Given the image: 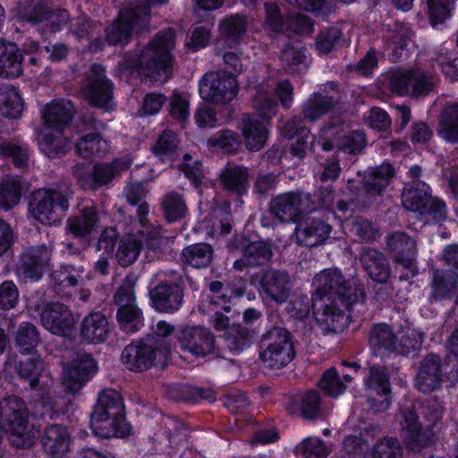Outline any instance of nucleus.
Here are the masks:
<instances>
[{
  "label": "nucleus",
  "mask_w": 458,
  "mask_h": 458,
  "mask_svg": "<svg viewBox=\"0 0 458 458\" xmlns=\"http://www.w3.org/2000/svg\"><path fill=\"white\" fill-rule=\"evenodd\" d=\"M175 32L168 28L159 32L138 55L126 56L125 69L141 70L151 81L165 82L172 74L171 50L174 48Z\"/></svg>",
  "instance_id": "f257e3e1"
},
{
  "label": "nucleus",
  "mask_w": 458,
  "mask_h": 458,
  "mask_svg": "<svg viewBox=\"0 0 458 458\" xmlns=\"http://www.w3.org/2000/svg\"><path fill=\"white\" fill-rule=\"evenodd\" d=\"M313 284L321 293L336 296L351 312L360 313L365 303L364 285L357 277L345 278L338 268L325 269L315 276Z\"/></svg>",
  "instance_id": "f03ea898"
},
{
  "label": "nucleus",
  "mask_w": 458,
  "mask_h": 458,
  "mask_svg": "<svg viewBox=\"0 0 458 458\" xmlns=\"http://www.w3.org/2000/svg\"><path fill=\"white\" fill-rule=\"evenodd\" d=\"M29 411L24 401L9 396L0 401V428L8 434L12 445L29 448L35 443V434L29 429Z\"/></svg>",
  "instance_id": "7ed1b4c3"
},
{
  "label": "nucleus",
  "mask_w": 458,
  "mask_h": 458,
  "mask_svg": "<svg viewBox=\"0 0 458 458\" xmlns=\"http://www.w3.org/2000/svg\"><path fill=\"white\" fill-rule=\"evenodd\" d=\"M72 191L68 188L38 189L31 193L29 208L42 224H57L69 208Z\"/></svg>",
  "instance_id": "20e7f679"
},
{
  "label": "nucleus",
  "mask_w": 458,
  "mask_h": 458,
  "mask_svg": "<svg viewBox=\"0 0 458 458\" xmlns=\"http://www.w3.org/2000/svg\"><path fill=\"white\" fill-rule=\"evenodd\" d=\"M149 6L141 1L131 2L121 10L118 19L106 29V40L111 45L128 43L133 30H143L149 20Z\"/></svg>",
  "instance_id": "39448f33"
},
{
  "label": "nucleus",
  "mask_w": 458,
  "mask_h": 458,
  "mask_svg": "<svg viewBox=\"0 0 458 458\" xmlns=\"http://www.w3.org/2000/svg\"><path fill=\"white\" fill-rule=\"evenodd\" d=\"M294 356L291 334L286 329L274 327L262 335L259 358L265 366L279 369L290 363Z\"/></svg>",
  "instance_id": "423d86ee"
},
{
  "label": "nucleus",
  "mask_w": 458,
  "mask_h": 458,
  "mask_svg": "<svg viewBox=\"0 0 458 458\" xmlns=\"http://www.w3.org/2000/svg\"><path fill=\"white\" fill-rule=\"evenodd\" d=\"M316 209L310 193L289 191L278 194L270 199L268 210L281 223L297 222L303 213Z\"/></svg>",
  "instance_id": "0eeeda50"
},
{
  "label": "nucleus",
  "mask_w": 458,
  "mask_h": 458,
  "mask_svg": "<svg viewBox=\"0 0 458 458\" xmlns=\"http://www.w3.org/2000/svg\"><path fill=\"white\" fill-rule=\"evenodd\" d=\"M238 81L225 71L208 72L199 82V92L203 99L216 104L232 101L237 94Z\"/></svg>",
  "instance_id": "6e6552de"
},
{
  "label": "nucleus",
  "mask_w": 458,
  "mask_h": 458,
  "mask_svg": "<svg viewBox=\"0 0 458 458\" xmlns=\"http://www.w3.org/2000/svg\"><path fill=\"white\" fill-rule=\"evenodd\" d=\"M52 252V249L45 244L26 248L15 267L17 276L24 280H39L49 267Z\"/></svg>",
  "instance_id": "1a4fd4ad"
},
{
  "label": "nucleus",
  "mask_w": 458,
  "mask_h": 458,
  "mask_svg": "<svg viewBox=\"0 0 458 458\" xmlns=\"http://www.w3.org/2000/svg\"><path fill=\"white\" fill-rule=\"evenodd\" d=\"M259 281L260 292L276 303H284L292 291L291 278L287 271L283 269L267 268L250 277V282Z\"/></svg>",
  "instance_id": "9d476101"
},
{
  "label": "nucleus",
  "mask_w": 458,
  "mask_h": 458,
  "mask_svg": "<svg viewBox=\"0 0 458 458\" xmlns=\"http://www.w3.org/2000/svg\"><path fill=\"white\" fill-rule=\"evenodd\" d=\"M83 89L91 106L107 111L113 98V85L106 79L105 69L99 64H93L85 72Z\"/></svg>",
  "instance_id": "9b49d317"
},
{
  "label": "nucleus",
  "mask_w": 458,
  "mask_h": 458,
  "mask_svg": "<svg viewBox=\"0 0 458 458\" xmlns=\"http://www.w3.org/2000/svg\"><path fill=\"white\" fill-rule=\"evenodd\" d=\"M181 348L196 357H205L214 352L216 337L203 326L182 327L177 333Z\"/></svg>",
  "instance_id": "f8f14e48"
},
{
  "label": "nucleus",
  "mask_w": 458,
  "mask_h": 458,
  "mask_svg": "<svg viewBox=\"0 0 458 458\" xmlns=\"http://www.w3.org/2000/svg\"><path fill=\"white\" fill-rule=\"evenodd\" d=\"M419 412L417 403L405 406L401 411V426L404 439L409 447L416 452L435 441V434L431 430L422 429L421 423L418 420Z\"/></svg>",
  "instance_id": "ddd939ff"
},
{
  "label": "nucleus",
  "mask_w": 458,
  "mask_h": 458,
  "mask_svg": "<svg viewBox=\"0 0 458 458\" xmlns=\"http://www.w3.org/2000/svg\"><path fill=\"white\" fill-rule=\"evenodd\" d=\"M184 297V284L180 277L175 283L161 282L149 291L153 308L160 312L173 314L178 311Z\"/></svg>",
  "instance_id": "4468645a"
},
{
  "label": "nucleus",
  "mask_w": 458,
  "mask_h": 458,
  "mask_svg": "<svg viewBox=\"0 0 458 458\" xmlns=\"http://www.w3.org/2000/svg\"><path fill=\"white\" fill-rule=\"evenodd\" d=\"M387 250L393 255L394 262L409 270L412 276L417 274L415 257L417 241L405 232L396 231L387 236Z\"/></svg>",
  "instance_id": "2eb2a0df"
},
{
  "label": "nucleus",
  "mask_w": 458,
  "mask_h": 458,
  "mask_svg": "<svg viewBox=\"0 0 458 458\" xmlns=\"http://www.w3.org/2000/svg\"><path fill=\"white\" fill-rule=\"evenodd\" d=\"M97 363L87 352H77L64 377V386L72 394H76L97 371Z\"/></svg>",
  "instance_id": "dca6fc26"
},
{
  "label": "nucleus",
  "mask_w": 458,
  "mask_h": 458,
  "mask_svg": "<svg viewBox=\"0 0 458 458\" xmlns=\"http://www.w3.org/2000/svg\"><path fill=\"white\" fill-rule=\"evenodd\" d=\"M42 325L51 333L66 336L75 326V318L70 309L60 302L47 304L40 314Z\"/></svg>",
  "instance_id": "f3484780"
},
{
  "label": "nucleus",
  "mask_w": 458,
  "mask_h": 458,
  "mask_svg": "<svg viewBox=\"0 0 458 458\" xmlns=\"http://www.w3.org/2000/svg\"><path fill=\"white\" fill-rule=\"evenodd\" d=\"M166 349L146 343L131 344L122 352V360L128 369L143 371L149 369L156 359L157 353H166Z\"/></svg>",
  "instance_id": "a211bd4d"
},
{
  "label": "nucleus",
  "mask_w": 458,
  "mask_h": 458,
  "mask_svg": "<svg viewBox=\"0 0 458 458\" xmlns=\"http://www.w3.org/2000/svg\"><path fill=\"white\" fill-rule=\"evenodd\" d=\"M100 226V215L92 204L85 205L78 213L67 219L66 229L76 238L83 239L89 245L90 235Z\"/></svg>",
  "instance_id": "6ab92c4d"
},
{
  "label": "nucleus",
  "mask_w": 458,
  "mask_h": 458,
  "mask_svg": "<svg viewBox=\"0 0 458 458\" xmlns=\"http://www.w3.org/2000/svg\"><path fill=\"white\" fill-rule=\"evenodd\" d=\"M273 257L272 246L264 241L251 242L242 250V257L233 262V267L236 271H242L247 267H262L268 263Z\"/></svg>",
  "instance_id": "aec40b11"
},
{
  "label": "nucleus",
  "mask_w": 458,
  "mask_h": 458,
  "mask_svg": "<svg viewBox=\"0 0 458 458\" xmlns=\"http://www.w3.org/2000/svg\"><path fill=\"white\" fill-rule=\"evenodd\" d=\"M265 120L250 114L242 116L240 128L245 146L250 151L260 150L267 142L268 131Z\"/></svg>",
  "instance_id": "412c9836"
},
{
  "label": "nucleus",
  "mask_w": 458,
  "mask_h": 458,
  "mask_svg": "<svg viewBox=\"0 0 458 458\" xmlns=\"http://www.w3.org/2000/svg\"><path fill=\"white\" fill-rule=\"evenodd\" d=\"M442 360L434 353L428 354L420 362L417 373V386L423 393H430L439 387L442 381Z\"/></svg>",
  "instance_id": "4be33fe9"
},
{
  "label": "nucleus",
  "mask_w": 458,
  "mask_h": 458,
  "mask_svg": "<svg viewBox=\"0 0 458 458\" xmlns=\"http://www.w3.org/2000/svg\"><path fill=\"white\" fill-rule=\"evenodd\" d=\"M360 261L368 276L375 282L384 284L390 276V265L383 252L364 247L360 252Z\"/></svg>",
  "instance_id": "5701e85b"
},
{
  "label": "nucleus",
  "mask_w": 458,
  "mask_h": 458,
  "mask_svg": "<svg viewBox=\"0 0 458 458\" xmlns=\"http://www.w3.org/2000/svg\"><path fill=\"white\" fill-rule=\"evenodd\" d=\"M40 442L48 456L63 457L70 449L71 437L64 426L53 424L45 428Z\"/></svg>",
  "instance_id": "b1692460"
},
{
  "label": "nucleus",
  "mask_w": 458,
  "mask_h": 458,
  "mask_svg": "<svg viewBox=\"0 0 458 458\" xmlns=\"http://www.w3.org/2000/svg\"><path fill=\"white\" fill-rule=\"evenodd\" d=\"M331 230V225L320 219H307L297 225L295 234L299 244L314 247L327 240Z\"/></svg>",
  "instance_id": "393cba45"
},
{
  "label": "nucleus",
  "mask_w": 458,
  "mask_h": 458,
  "mask_svg": "<svg viewBox=\"0 0 458 458\" xmlns=\"http://www.w3.org/2000/svg\"><path fill=\"white\" fill-rule=\"evenodd\" d=\"M109 325L106 317L101 312H91L81 321V338L89 344H101L107 340Z\"/></svg>",
  "instance_id": "a878e982"
},
{
  "label": "nucleus",
  "mask_w": 458,
  "mask_h": 458,
  "mask_svg": "<svg viewBox=\"0 0 458 458\" xmlns=\"http://www.w3.org/2000/svg\"><path fill=\"white\" fill-rule=\"evenodd\" d=\"M75 106L71 100L58 99L47 105L42 110L45 123L57 130H62L72 120Z\"/></svg>",
  "instance_id": "bb28decb"
},
{
  "label": "nucleus",
  "mask_w": 458,
  "mask_h": 458,
  "mask_svg": "<svg viewBox=\"0 0 458 458\" xmlns=\"http://www.w3.org/2000/svg\"><path fill=\"white\" fill-rule=\"evenodd\" d=\"M339 104V98L334 95L316 92L303 103L301 113L303 119L313 123L329 113Z\"/></svg>",
  "instance_id": "cd10ccee"
},
{
  "label": "nucleus",
  "mask_w": 458,
  "mask_h": 458,
  "mask_svg": "<svg viewBox=\"0 0 458 458\" xmlns=\"http://www.w3.org/2000/svg\"><path fill=\"white\" fill-rule=\"evenodd\" d=\"M431 201L429 186L420 180L405 184L402 193V202L405 209L420 212Z\"/></svg>",
  "instance_id": "c85d7f7f"
},
{
  "label": "nucleus",
  "mask_w": 458,
  "mask_h": 458,
  "mask_svg": "<svg viewBox=\"0 0 458 458\" xmlns=\"http://www.w3.org/2000/svg\"><path fill=\"white\" fill-rule=\"evenodd\" d=\"M22 54L17 45L0 40V77L17 78L22 74Z\"/></svg>",
  "instance_id": "c756f323"
},
{
  "label": "nucleus",
  "mask_w": 458,
  "mask_h": 458,
  "mask_svg": "<svg viewBox=\"0 0 458 458\" xmlns=\"http://www.w3.org/2000/svg\"><path fill=\"white\" fill-rule=\"evenodd\" d=\"M393 176L394 169L389 164L375 167L364 176L362 190L368 195V202L382 194Z\"/></svg>",
  "instance_id": "7c9ffc66"
},
{
  "label": "nucleus",
  "mask_w": 458,
  "mask_h": 458,
  "mask_svg": "<svg viewBox=\"0 0 458 458\" xmlns=\"http://www.w3.org/2000/svg\"><path fill=\"white\" fill-rule=\"evenodd\" d=\"M90 426L95 435L102 438L123 437L130 432V424L122 416L90 419Z\"/></svg>",
  "instance_id": "2f4dec72"
},
{
  "label": "nucleus",
  "mask_w": 458,
  "mask_h": 458,
  "mask_svg": "<svg viewBox=\"0 0 458 458\" xmlns=\"http://www.w3.org/2000/svg\"><path fill=\"white\" fill-rule=\"evenodd\" d=\"M365 385L367 390L375 391L382 398L378 405L372 404V407L377 411L386 410L390 404L388 395L391 392L389 377L386 369L380 366L369 367V374L365 379Z\"/></svg>",
  "instance_id": "473e14b6"
},
{
  "label": "nucleus",
  "mask_w": 458,
  "mask_h": 458,
  "mask_svg": "<svg viewBox=\"0 0 458 458\" xmlns=\"http://www.w3.org/2000/svg\"><path fill=\"white\" fill-rule=\"evenodd\" d=\"M123 413H125V407L122 395L114 389H105L98 394L90 419L122 416Z\"/></svg>",
  "instance_id": "72a5a7b5"
},
{
  "label": "nucleus",
  "mask_w": 458,
  "mask_h": 458,
  "mask_svg": "<svg viewBox=\"0 0 458 458\" xmlns=\"http://www.w3.org/2000/svg\"><path fill=\"white\" fill-rule=\"evenodd\" d=\"M290 413L299 414L306 420H314L320 411V396L317 391L310 390L290 398L286 403Z\"/></svg>",
  "instance_id": "f704fd0d"
},
{
  "label": "nucleus",
  "mask_w": 458,
  "mask_h": 458,
  "mask_svg": "<svg viewBox=\"0 0 458 458\" xmlns=\"http://www.w3.org/2000/svg\"><path fill=\"white\" fill-rule=\"evenodd\" d=\"M148 192L149 191L143 182H130L123 191L127 202L137 207L136 215L140 225H145L148 222L149 205L145 199Z\"/></svg>",
  "instance_id": "c9c22d12"
},
{
  "label": "nucleus",
  "mask_w": 458,
  "mask_h": 458,
  "mask_svg": "<svg viewBox=\"0 0 458 458\" xmlns=\"http://www.w3.org/2000/svg\"><path fill=\"white\" fill-rule=\"evenodd\" d=\"M438 135L447 142L458 143V103H448L443 107Z\"/></svg>",
  "instance_id": "e433bc0d"
},
{
  "label": "nucleus",
  "mask_w": 458,
  "mask_h": 458,
  "mask_svg": "<svg viewBox=\"0 0 458 458\" xmlns=\"http://www.w3.org/2000/svg\"><path fill=\"white\" fill-rule=\"evenodd\" d=\"M213 256V247L208 243L201 242L185 247L182 251L181 259L192 267L206 268L211 264Z\"/></svg>",
  "instance_id": "4c0bfd02"
},
{
  "label": "nucleus",
  "mask_w": 458,
  "mask_h": 458,
  "mask_svg": "<svg viewBox=\"0 0 458 458\" xmlns=\"http://www.w3.org/2000/svg\"><path fill=\"white\" fill-rule=\"evenodd\" d=\"M160 207L163 216L168 223L182 220L188 212L183 195L174 191H168L163 196Z\"/></svg>",
  "instance_id": "58836bf2"
},
{
  "label": "nucleus",
  "mask_w": 458,
  "mask_h": 458,
  "mask_svg": "<svg viewBox=\"0 0 458 458\" xmlns=\"http://www.w3.org/2000/svg\"><path fill=\"white\" fill-rule=\"evenodd\" d=\"M458 284V275L451 269L439 270L433 272L431 280L432 293L431 298L435 300L445 299L456 288Z\"/></svg>",
  "instance_id": "ea45409f"
},
{
  "label": "nucleus",
  "mask_w": 458,
  "mask_h": 458,
  "mask_svg": "<svg viewBox=\"0 0 458 458\" xmlns=\"http://www.w3.org/2000/svg\"><path fill=\"white\" fill-rule=\"evenodd\" d=\"M369 343L374 351L394 352L397 350V336L393 328L386 324H377L371 328Z\"/></svg>",
  "instance_id": "a19ab883"
},
{
  "label": "nucleus",
  "mask_w": 458,
  "mask_h": 458,
  "mask_svg": "<svg viewBox=\"0 0 458 458\" xmlns=\"http://www.w3.org/2000/svg\"><path fill=\"white\" fill-rule=\"evenodd\" d=\"M38 142L40 150L50 158L60 157L67 151L68 140L60 131H42Z\"/></svg>",
  "instance_id": "79ce46f5"
},
{
  "label": "nucleus",
  "mask_w": 458,
  "mask_h": 458,
  "mask_svg": "<svg viewBox=\"0 0 458 458\" xmlns=\"http://www.w3.org/2000/svg\"><path fill=\"white\" fill-rule=\"evenodd\" d=\"M313 313L325 330L337 332L344 327V313L335 304H325L322 310L313 306Z\"/></svg>",
  "instance_id": "37998d69"
},
{
  "label": "nucleus",
  "mask_w": 458,
  "mask_h": 458,
  "mask_svg": "<svg viewBox=\"0 0 458 458\" xmlns=\"http://www.w3.org/2000/svg\"><path fill=\"white\" fill-rule=\"evenodd\" d=\"M222 38L217 42L223 45H237L246 32L247 21L240 15H232L220 23Z\"/></svg>",
  "instance_id": "c03bdc74"
},
{
  "label": "nucleus",
  "mask_w": 458,
  "mask_h": 458,
  "mask_svg": "<svg viewBox=\"0 0 458 458\" xmlns=\"http://www.w3.org/2000/svg\"><path fill=\"white\" fill-rule=\"evenodd\" d=\"M107 149L108 144L102 140L99 132L86 133L76 143V153L83 158H89L93 156L104 157Z\"/></svg>",
  "instance_id": "a18cd8bd"
},
{
  "label": "nucleus",
  "mask_w": 458,
  "mask_h": 458,
  "mask_svg": "<svg viewBox=\"0 0 458 458\" xmlns=\"http://www.w3.org/2000/svg\"><path fill=\"white\" fill-rule=\"evenodd\" d=\"M224 187L237 195H242L248 188V169L243 166L228 167L220 175Z\"/></svg>",
  "instance_id": "49530a36"
},
{
  "label": "nucleus",
  "mask_w": 458,
  "mask_h": 458,
  "mask_svg": "<svg viewBox=\"0 0 458 458\" xmlns=\"http://www.w3.org/2000/svg\"><path fill=\"white\" fill-rule=\"evenodd\" d=\"M22 111L23 102L18 91L8 86L0 88V113L9 119H17Z\"/></svg>",
  "instance_id": "de8ad7c7"
},
{
  "label": "nucleus",
  "mask_w": 458,
  "mask_h": 458,
  "mask_svg": "<svg viewBox=\"0 0 458 458\" xmlns=\"http://www.w3.org/2000/svg\"><path fill=\"white\" fill-rule=\"evenodd\" d=\"M21 182L14 177L5 176L0 180V208L10 210L21 200Z\"/></svg>",
  "instance_id": "09e8293b"
},
{
  "label": "nucleus",
  "mask_w": 458,
  "mask_h": 458,
  "mask_svg": "<svg viewBox=\"0 0 458 458\" xmlns=\"http://www.w3.org/2000/svg\"><path fill=\"white\" fill-rule=\"evenodd\" d=\"M116 316L120 327L125 333H135L143 325L142 311L135 303L119 306Z\"/></svg>",
  "instance_id": "8fccbe9b"
},
{
  "label": "nucleus",
  "mask_w": 458,
  "mask_h": 458,
  "mask_svg": "<svg viewBox=\"0 0 458 458\" xmlns=\"http://www.w3.org/2000/svg\"><path fill=\"white\" fill-rule=\"evenodd\" d=\"M128 168L125 163L114 161L111 164H97L93 166V174L91 182H93L90 191H96L98 187L110 182L122 171Z\"/></svg>",
  "instance_id": "3c124183"
},
{
  "label": "nucleus",
  "mask_w": 458,
  "mask_h": 458,
  "mask_svg": "<svg viewBox=\"0 0 458 458\" xmlns=\"http://www.w3.org/2000/svg\"><path fill=\"white\" fill-rule=\"evenodd\" d=\"M19 376L30 383V389H36L39 384V377L44 369L43 361L38 357H27L17 362L15 366Z\"/></svg>",
  "instance_id": "603ef678"
},
{
  "label": "nucleus",
  "mask_w": 458,
  "mask_h": 458,
  "mask_svg": "<svg viewBox=\"0 0 458 458\" xmlns=\"http://www.w3.org/2000/svg\"><path fill=\"white\" fill-rule=\"evenodd\" d=\"M411 97L418 98L427 96L434 90L437 84V78L422 69H412Z\"/></svg>",
  "instance_id": "864d4df0"
},
{
  "label": "nucleus",
  "mask_w": 458,
  "mask_h": 458,
  "mask_svg": "<svg viewBox=\"0 0 458 458\" xmlns=\"http://www.w3.org/2000/svg\"><path fill=\"white\" fill-rule=\"evenodd\" d=\"M208 145L216 148L225 154L236 153L242 146L241 136L231 130L217 131L208 140Z\"/></svg>",
  "instance_id": "5fc2aeb1"
},
{
  "label": "nucleus",
  "mask_w": 458,
  "mask_h": 458,
  "mask_svg": "<svg viewBox=\"0 0 458 458\" xmlns=\"http://www.w3.org/2000/svg\"><path fill=\"white\" fill-rule=\"evenodd\" d=\"M40 342L37 327L29 322L21 323L17 330L15 344L21 352H30Z\"/></svg>",
  "instance_id": "6e6d98bb"
},
{
  "label": "nucleus",
  "mask_w": 458,
  "mask_h": 458,
  "mask_svg": "<svg viewBox=\"0 0 458 458\" xmlns=\"http://www.w3.org/2000/svg\"><path fill=\"white\" fill-rule=\"evenodd\" d=\"M275 87L269 84L260 85L255 96L253 97V106L255 109L260 112L259 114H256L260 118H269V112H272L276 106V102L274 98Z\"/></svg>",
  "instance_id": "4d7b16f0"
},
{
  "label": "nucleus",
  "mask_w": 458,
  "mask_h": 458,
  "mask_svg": "<svg viewBox=\"0 0 458 458\" xmlns=\"http://www.w3.org/2000/svg\"><path fill=\"white\" fill-rule=\"evenodd\" d=\"M215 54L220 56L225 65V71L228 74H232L236 78L238 74L243 71V64L242 61V52H236L225 48V45L217 42L215 48Z\"/></svg>",
  "instance_id": "13d9d810"
},
{
  "label": "nucleus",
  "mask_w": 458,
  "mask_h": 458,
  "mask_svg": "<svg viewBox=\"0 0 458 458\" xmlns=\"http://www.w3.org/2000/svg\"><path fill=\"white\" fill-rule=\"evenodd\" d=\"M0 156L11 157L18 168H25L29 162V148L24 144H18L0 140Z\"/></svg>",
  "instance_id": "bf43d9fd"
},
{
  "label": "nucleus",
  "mask_w": 458,
  "mask_h": 458,
  "mask_svg": "<svg viewBox=\"0 0 458 458\" xmlns=\"http://www.w3.org/2000/svg\"><path fill=\"white\" fill-rule=\"evenodd\" d=\"M250 331L240 324L230 326L225 333L226 346L233 352L242 351L250 343Z\"/></svg>",
  "instance_id": "052dcab7"
},
{
  "label": "nucleus",
  "mask_w": 458,
  "mask_h": 458,
  "mask_svg": "<svg viewBox=\"0 0 458 458\" xmlns=\"http://www.w3.org/2000/svg\"><path fill=\"white\" fill-rule=\"evenodd\" d=\"M290 5L327 17L335 11L334 0H285Z\"/></svg>",
  "instance_id": "680f3d73"
},
{
  "label": "nucleus",
  "mask_w": 458,
  "mask_h": 458,
  "mask_svg": "<svg viewBox=\"0 0 458 458\" xmlns=\"http://www.w3.org/2000/svg\"><path fill=\"white\" fill-rule=\"evenodd\" d=\"M141 250V243L137 239L128 236L120 242L116 259L123 267L131 265L138 258Z\"/></svg>",
  "instance_id": "e2e57ef3"
},
{
  "label": "nucleus",
  "mask_w": 458,
  "mask_h": 458,
  "mask_svg": "<svg viewBox=\"0 0 458 458\" xmlns=\"http://www.w3.org/2000/svg\"><path fill=\"white\" fill-rule=\"evenodd\" d=\"M318 386L326 394L332 397H337L346 389L345 383L342 381L335 368H330L324 372Z\"/></svg>",
  "instance_id": "0e129e2a"
},
{
  "label": "nucleus",
  "mask_w": 458,
  "mask_h": 458,
  "mask_svg": "<svg viewBox=\"0 0 458 458\" xmlns=\"http://www.w3.org/2000/svg\"><path fill=\"white\" fill-rule=\"evenodd\" d=\"M295 452L304 458H326L329 454L323 440L317 437H307L296 446Z\"/></svg>",
  "instance_id": "69168bd1"
},
{
  "label": "nucleus",
  "mask_w": 458,
  "mask_h": 458,
  "mask_svg": "<svg viewBox=\"0 0 458 458\" xmlns=\"http://www.w3.org/2000/svg\"><path fill=\"white\" fill-rule=\"evenodd\" d=\"M372 458H403L399 441L389 437L377 441L373 446Z\"/></svg>",
  "instance_id": "338daca9"
},
{
  "label": "nucleus",
  "mask_w": 458,
  "mask_h": 458,
  "mask_svg": "<svg viewBox=\"0 0 458 458\" xmlns=\"http://www.w3.org/2000/svg\"><path fill=\"white\" fill-rule=\"evenodd\" d=\"M367 146V137L362 131H353L344 135L338 143V149L351 155H358Z\"/></svg>",
  "instance_id": "774afa93"
}]
</instances>
